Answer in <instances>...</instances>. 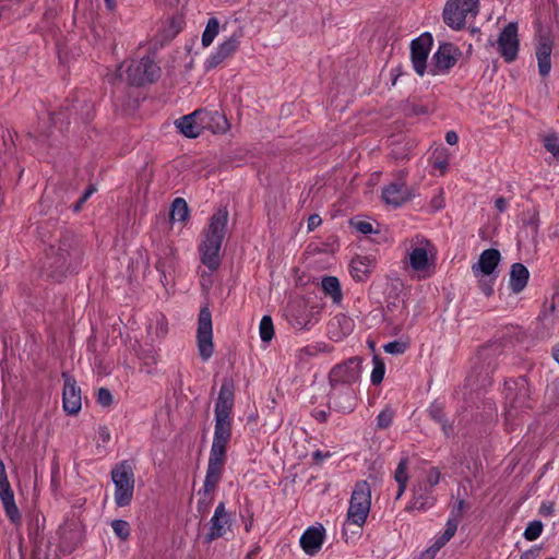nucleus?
Returning a JSON list of instances; mask_svg holds the SVG:
<instances>
[{
    "label": "nucleus",
    "instance_id": "1",
    "mask_svg": "<svg viewBox=\"0 0 559 559\" xmlns=\"http://www.w3.org/2000/svg\"><path fill=\"white\" fill-rule=\"evenodd\" d=\"M234 397V383L230 380H225L221 386L214 409V436L204 480V490L207 493L216 488L223 475L227 445L231 439Z\"/></svg>",
    "mask_w": 559,
    "mask_h": 559
},
{
    "label": "nucleus",
    "instance_id": "2",
    "mask_svg": "<svg viewBox=\"0 0 559 559\" xmlns=\"http://www.w3.org/2000/svg\"><path fill=\"white\" fill-rule=\"evenodd\" d=\"M404 252L405 266L418 278H427L435 272L437 249L424 235L416 234L400 243Z\"/></svg>",
    "mask_w": 559,
    "mask_h": 559
},
{
    "label": "nucleus",
    "instance_id": "3",
    "mask_svg": "<svg viewBox=\"0 0 559 559\" xmlns=\"http://www.w3.org/2000/svg\"><path fill=\"white\" fill-rule=\"evenodd\" d=\"M228 212L226 209H218L210 218L204 228L199 245L201 262L211 271L221 265V249L226 235Z\"/></svg>",
    "mask_w": 559,
    "mask_h": 559
},
{
    "label": "nucleus",
    "instance_id": "4",
    "mask_svg": "<svg viewBox=\"0 0 559 559\" xmlns=\"http://www.w3.org/2000/svg\"><path fill=\"white\" fill-rule=\"evenodd\" d=\"M124 73L128 84L142 86L157 80L160 74V68L151 58L145 57L140 60H132L124 71H122L121 66L116 73L108 75V80L112 84L122 82Z\"/></svg>",
    "mask_w": 559,
    "mask_h": 559
},
{
    "label": "nucleus",
    "instance_id": "5",
    "mask_svg": "<svg viewBox=\"0 0 559 559\" xmlns=\"http://www.w3.org/2000/svg\"><path fill=\"white\" fill-rule=\"evenodd\" d=\"M371 508V488L366 480L358 481L352 492L345 527L355 525L361 528Z\"/></svg>",
    "mask_w": 559,
    "mask_h": 559
},
{
    "label": "nucleus",
    "instance_id": "6",
    "mask_svg": "<svg viewBox=\"0 0 559 559\" xmlns=\"http://www.w3.org/2000/svg\"><path fill=\"white\" fill-rule=\"evenodd\" d=\"M322 307L305 299L292 301L286 310L285 316L289 324L297 330H310L317 324L321 317Z\"/></svg>",
    "mask_w": 559,
    "mask_h": 559
},
{
    "label": "nucleus",
    "instance_id": "7",
    "mask_svg": "<svg viewBox=\"0 0 559 559\" xmlns=\"http://www.w3.org/2000/svg\"><path fill=\"white\" fill-rule=\"evenodd\" d=\"M111 480L115 485V502L118 507L131 503L134 491V473L131 464L121 462L111 469Z\"/></svg>",
    "mask_w": 559,
    "mask_h": 559
},
{
    "label": "nucleus",
    "instance_id": "8",
    "mask_svg": "<svg viewBox=\"0 0 559 559\" xmlns=\"http://www.w3.org/2000/svg\"><path fill=\"white\" fill-rule=\"evenodd\" d=\"M479 12V0H448L443 10V20L454 29L465 26L468 19H475Z\"/></svg>",
    "mask_w": 559,
    "mask_h": 559
},
{
    "label": "nucleus",
    "instance_id": "9",
    "mask_svg": "<svg viewBox=\"0 0 559 559\" xmlns=\"http://www.w3.org/2000/svg\"><path fill=\"white\" fill-rule=\"evenodd\" d=\"M506 399L508 405L506 407V420H513L521 409L528 406V386L524 379L511 380L506 382Z\"/></svg>",
    "mask_w": 559,
    "mask_h": 559
},
{
    "label": "nucleus",
    "instance_id": "10",
    "mask_svg": "<svg viewBox=\"0 0 559 559\" xmlns=\"http://www.w3.org/2000/svg\"><path fill=\"white\" fill-rule=\"evenodd\" d=\"M361 378V359L353 357L336 365L329 374L330 385L355 386Z\"/></svg>",
    "mask_w": 559,
    "mask_h": 559
},
{
    "label": "nucleus",
    "instance_id": "11",
    "mask_svg": "<svg viewBox=\"0 0 559 559\" xmlns=\"http://www.w3.org/2000/svg\"><path fill=\"white\" fill-rule=\"evenodd\" d=\"M198 350L203 360H209L214 353L212 316L207 308L199 313L197 331Z\"/></svg>",
    "mask_w": 559,
    "mask_h": 559
},
{
    "label": "nucleus",
    "instance_id": "12",
    "mask_svg": "<svg viewBox=\"0 0 559 559\" xmlns=\"http://www.w3.org/2000/svg\"><path fill=\"white\" fill-rule=\"evenodd\" d=\"M460 56V49L453 44H441L432 56L430 73L432 75H437L441 72L449 71L452 67H454Z\"/></svg>",
    "mask_w": 559,
    "mask_h": 559
},
{
    "label": "nucleus",
    "instance_id": "13",
    "mask_svg": "<svg viewBox=\"0 0 559 559\" xmlns=\"http://www.w3.org/2000/svg\"><path fill=\"white\" fill-rule=\"evenodd\" d=\"M329 400L335 409L342 413H352L357 405V390L355 386L330 385Z\"/></svg>",
    "mask_w": 559,
    "mask_h": 559
},
{
    "label": "nucleus",
    "instance_id": "14",
    "mask_svg": "<svg viewBox=\"0 0 559 559\" xmlns=\"http://www.w3.org/2000/svg\"><path fill=\"white\" fill-rule=\"evenodd\" d=\"M498 50L507 62L513 61L518 56L519 39L518 25L509 23L500 33L497 40Z\"/></svg>",
    "mask_w": 559,
    "mask_h": 559
},
{
    "label": "nucleus",
    "instance_id": "15",
    "mask_svg": "<svg viewBox=\"0 0 559 559\" xmlns=\"http://www.w3.org/2000/svg\"><path fill=\"white\" fill-rule=\"evenodd\" d=\"M432 39L429 34L414 39L411 44V58L414 70L420 76L426 72L427 58L430 52Z\"/></svg>",
    "mask_w": 559,
    "mask_h": 559
},
{
    "label": "nucleus",
    "instance_id": "16",
    "mask_svg": "<svg viewBox=\"0 0 559 559\" xmlns=\"http://www.w3.org/2000/svg\"><path fill=\"white\" fill-rule=\"evenodd\" d=\"M231 527L230 516L225 509V504L221 502L214 511L210 523L209 532L205 535V542L212 543L227 534Z\"/></svg>",
    "mask_w": 559,
    "mask_h": 559
},
{
    "label": "nucleus",
    "instance_id": "17",
    "mask_svg": "<svg viewBox=\"0 0 559 559\" xmlns=\"http://www.w3.org/2000/svg\"><path fill=\"white\" fill-rule=\"evenodd\" d=\"M436 503V498L432 490L424 486L423 481H416L412 488V499L406 506L407 511L425 512L432 508Z\"/></svg>",
    "mask_w": 559,
    "mask_h": 559
},
{
    "label": "nucleus",
    "instance_id": "18",
    "mask_svg": "<svg viewBox=\"0 0 559 559\" xmlns=\"http://www.w3.org/2000/svg\"><path fill=\"white\" fill-rule=\"evenodd\" d=\"M63 409L70 415H75L82 407L81 389L76 385V381L67 373H63Z\"/></svg>",
    "mask_w": 559,
    "mask_h": 559
},
{
    "label": "nucleus",
    "instance_id": "19",
    "mask_svg": "<svg viewBox=\"0 0 559 559\" xmlns=\"http://www.w3.org/2000/svg\"><path fill=\"white\" fill-rule=\"evenodd\" d=\"M203 115H205V110H195L178 119L176 126L185 136L197 138L200 135L202 129H204L205 119Z\"/></svg>",
    "mask_w": 559,
    "mask_h": 559
},
{
    "label": "nucleus",
    "instance_id": "20",
    "mask_svg": "<svg viewBox=\"0 0 559 559\" xmlns=\"http://www.w3.org/2000/svg\"><path fill=\"white\" fill-rule=\"evenodd\" d=\"M324 540V528L311 526L300 537V546L307 555H316L322 547Z\"/></svg>",
    "mask_w": 559,
    "mask_h": 559
},
{
    "label": "nucleus",
    "instance_id": "21",
    "mask_svg": "<svg viewBox=\"0 0 559 559\" xmlns=\"http://www.w3.org/2000/svg\"><path fill=\"white\" fill-rule=\"evenodd\" d=\"M500 261V253L496 249H487L481 252L477 263L473 264L472 271L476 277L491 275Z\"/></svg>",
    "mask_w": 559,
    "mask_h": 559
},
{
    "label": "nucleus",
    "instance_id": "22",
    "mask_svg": "<svg viewBox=\"0 0 559 559\" xmlns=\"http://www.w3.org/2000/svg\"><path fill=\"white\" fill-rule=\"evenodd\" d=\"M2 143L0 145V150L4 147L7 157L3 162V167L0 168V173H8L11 175H23L24 168L21 167L20 162L13 156L10 145L13 144L12 134L9 131H5L1 135Z\"/></svg>",
    "mask_w": 559,
    "mask_h": 559
},
{
    "label": "nucleus",
    "instance_id": "23",
    "mask_svg": "<svg viewBox=\"0 0 559 559\" xmlns=\"http://www.w3.org/2000/svg\"><path fill=\"white\" fill-rule=\"evenodd\" d=\"M376 266V259L371 255H358L350 262V273L356 281H365Z\"/></svg>",
    "mask_w": 559,
    "mask_h": 559
},
{
    "label": "nucleus",
    "instance_id": "24",
    "mask_svg": "<svg viewBox=\"0 0 559 559\" xmlns=\"http://www.w3.org/2000/svg\"><path fill=\"white\" fill-rule=\"evenodd\" d=\"M551 43L548 37L540 36L536 47V57L538 60V71L542 76H546L551 69L550 62Z\"/></svg>",
    "mask_w": 559,
    "mask_h": 559
},
{
    "label": "nucleus",
    "instance_id": "25",
    "mask_svg": "<svg viewBox=\"0 0 559 559\" xmlns=\"http://www.w3.org/2000/svg\"><path fill=\"white\" fill-rule=\"evenodd\" d=\"M456 528V522L449 520L442 535L435 539L432 546L428 548L424 554H421L419 559H432L436 554L454 536Z\"/></svg>",
    "mask_w": 559,
    "mask_h": 559
},
{
    "label": "nucleus",
    "instance_id": "26",
    "mask_svg": "<svg viewBox=\"0 0 559 559\" xmlns=\"http://www.w3.org/2000/svg\"><path fill=\"white\" fill-rule=\"evenodd\" d=\"M353 330V321L344 316H335L329 324V334L332 340L340 341Z\"/></svg>",
    "mask_w": 559,
    "mask_h": 559
},
{
    "label": "nucleus",
    "instance_id": "27",
    "mask_svg": "<svg viewBox=\"0 0 559 559\" xmlns=\"http://www.w3.org/2000/svg\"><path fill=\"white\" fill-rule=\"evenodd\" d=\"M409 197L408 189L404 183H392L382 193L385 203L399 206Z\"/></svg>",
    "mask_w": 559,
    "mask_h": 559
},
{
    "label": "nucleus",
    "instance_id": "28",
    "mask_svg": "<svg viewBox=\"0 0 559 559\" xmlns=\"http://www.w3.org/2000/svg\"><path fill=\"white\" fill-rule=\"evenodd\" d=\"M190 218V210L188 203L183 198H176L171 205L169 212V221L171 225L179 224L182 227L188 223Z\"/></svg>",
    "mask_w": 559,
    "mask_h": 559
},
{
    "label": "nucleus",
    "instance_id": "29",
    "mask_svg": "<svg viewBox=\"0 0 559 559\" xmlns=\"http://www.w3.org/2000/svg\"><path fill=\"white\" fill-rule=\"evenodd\" d=\"M528 276H530L528 270L523 264L514 263L511 266V272H510V281H509L510 289L514 294H519L520 292H522L527 284Z\"/></svg>",
    "mask_w": 559,
    "mask_h": 559
},
{
    "label": "nucleus",
    "instance_id": "30",
    "mask_svg": "<svg viewBox=\"0 0 559 559\" xmlns=\"http://www.w3.org/2000/svg\"><path fill=\"white\" fill-rule=\"evenodd\" d=\"M203 116L205 119L204 129H210L214 133H225L229 129L228 120L223 114L205 110Z\"/></svg>",
    "mask_w": 559,
    "mask_h": 559
},
{
    "label": "nucleus",
    "instance_id": "31",
    "mask_svg": "<svg viewBox=\"0 0 559 559\" xmlns=\"http://www.w3.org/2000/svg\"><path fill=\"white\" fill-rule=\"evenodd\" d=\"M322 290L330 297L335 305H340L343 299L340 281L335 276H325L321 282Z\"/></svg>",
    "mask_w": 559,
    "mask_h": 559
},
{
    "label": "nucleus",
    "instance_id": "32",
    "mask_svg": "<svg viewBox=\"0 0 559 559\" xmlns=\"http://www.w3.org/2000/svg\"><path fill=\"white\" fill-rule=\"evenodd\" d=\"M189 170L194 174H200V173L212 174V173H217V171L218 173L226 171L227 169L219 167V165L214 160L210 162V160H205V159H200V160L193 162L191 167L189 168Z\"/></svg>",
    "mask_w": 559,
    "mask_h": 559
},
{
    "label": "nucleus",
    "instance_id": "33",
    "mask_svg": "<svg viewBox=\"0 0 559 559\" xmlns=\"http://www.w3.org/2000/svg\"><path fill=\"white\" fill-rule=\"evenodd\" d=\"M219 32V22L216 17H211L207 21L206 27L202 35V45L209 47Z\"/></svg>",
    "mask_w": 559,
    "mask_h": 559
},
{
    "label": "nucleus",
    "instance_id": "34",
    "mask_svg": "<svg viewBox=\"0 0 559 559\" xmlns=\"http://www.w3.org/2000/svg\"><path fill=\"white\" fill-rule=\"evenodd\" d=\"M219 32V22L216 17H211L207 21L206 27L202 35V45L209 47Z\"/></svg>",
    "mask_w": 559,
    "mask_h": 559
},
{
    "label": "nucleus",
    "instance_id": "35",
    "mask_svg": "<svg viewBox=\"0 0 559 559\" xmlns=\"http://www.w3.org/2000/svg\"><path fill=\"white\" fill-rule=\"evenodd\" d=\"M242 37V32L233 34L228 39L224 40L218 48L230 58L238 49L240 44V38Z\"/></svg>",
    "mask_w": 559,
    "mask_h": 559
},
{
    "label": "nucleus",
    "instance_id": "36",
    "mask_svg": "<svg viewBox=\"0 0 559 559\" xmlns=\"http://www.w3.org/2000/svg\"><path fill=\"white\" fill-rule=\"evenodd\" d=\"M13 496L14 493L8 480L4 463L0 460V500H8V498Z\"/></svg>",
    "mask_w": 559,
    "mask_h": 559
},
{
    "label": "nucleus",
    "instance_id": "37",
    "mask_svg": "<svg viewBox=\"0 0 559 559\" xmlns=\"http://www.w3.org/2000/svg\"><path fill=\"white\" fill-rule=\"evenodd\" d=\"M408 467L409 459L407 456H403L394 471V479L397 484H408Z\"/></svg>",
    "mask_w": 559,
    "mask_h": 559
},
{
    "label": "nucleus",
    "instance_id": "38",
    "mask_svg": "<svg viewBox=\"0 0 559 559\" xmlns=\"http://www.w3.org/2000/svg\"><path fill=\"white\" fill-rule=\"evenodd\" d=\"M260 337L263 342H270L274 335V326L271 317L264 316L259 325Z\"/></svg>",
    "mask_w": 559,
    "mask_h": 559
},
{
    "label": "nucleus",
    "instance_id": "39",
    "mask_svg": "<svg viewBox=\"0 0 559 559\" xmlns=\"http://www.w3.org/2000/svg\"><path fill=\"white\" fill-rule=\"evenodd\" d=\"M372 364L373 368L371 371L370 380L372 384L377 385L380 384L384 378L385 365L378 356L373 357Z\"/></svg>",
    "mask_w": 559,
    "mask_h": 559
},
{
    "label": "nucleus",
    "instance_id": "40",
    "mask_svg": "<svg viewBox=\"0 0 559 559\" xmlns=\"http://www.w3.org/2000/svg\"><path fill=\"white\" fill-rule=\"evenodd\" d=\"M543 532V523L540 521H532L527 524L523 536L526 540L533 542L537 539Z\"/></svg>",
    "mask_w": 559,
    "mask_h": 559
},
{
    "label": "nucleus",
    "instance_id": "41",
    "mask_svg": "<svg viewBox=\"0 0 559 559\" xmlns=\"http://www.w3.org/2000/svg\"><path fill=\"white\" fill-rule=\"evenodd\" d=\"M111 527L117 537L122 540H126L130 536V525L127 521L123 520H114L111 522Z\"/></svg>",
    "mask_w": 559,
    "mask_h": 559
},
{
    "label": "nucleus",
    "instance_id": "42",
    "mask_svg": "<svg viewBox=\"0 0 559 559\" xmlns=\"http://www.w3.org/2000/svg\"><path fill=\"white\" fill-rule=\"evenodd\" d=\"M7 515L10 518L12 522H16L20 520V511L17 506L15 504L14 496L8 498V500L1 501Z\"/></svg>",
    "mask_w": 559,
    "mask_h": 559
},
{
    "label": "nucleus",
    "instance_id": "43",
    "mask_svg": "<svg viewBox=\"0 0 559 559\" xmlns=\"http://www.w3.org/2000/svg\"><path fill=\"white\" fill-rule=\"evenodd\" d=\"M441 473L439 468L431 467L426 472V475L424 479L421 480L424 483V486H427L429 489H433L435 486H437L440 481Z\"/></svg>",
    "mask_w": 559,
    "mask_h": 559
},
{
    "label": "nucleus",
    "instance_id": "44",
    "mask_svg": "<svg viewBox=\"0 0 559 559\" xmlns=\"http://www.w3.org/2000/svg\"><path fill=\"white\" fill-rule=\"evenodd\" d=\"M394 418V411L390 407L384 408L380 412V414L377 416V426L380 429L388 428Z\"/></svg>",
    "mask_w": 559,
    "mask_h": 559
},
{
    "label": "nucleus",
    "instance_id": "45",
    "mask_svg": "<svg viewBox=\"0 0 559 559\" xmlns=\"http://www.w3.org/2000/svg\"><path fill=\"white\" fill-rule=\"evenodd\" d=\"M228 59L225 53L217 48L216 51L206 60L205 67L207 70H212Z\"/></svg>",
    "mask_w": 559,
    "mask_h": 559
},
{
    "label": "nucleus",
    "instance_id": "46",
    "mask_svg": "<svg viewBox=\"0 0 559 559\" xmlns=\"http://www.w3.org/2000/svg\"><path fill=\"white\" fill-rule=\"evenodd\" d=\"M228 59L225 53L217 48L216 51L206 60L205 67L207 70H212Z\"/></svg>",
    "mask_w": 559,
    "mask_h": 559
},
{
    "label": "nucleus",
    "instance_id": "47",
    "mask_svg": "<svg viewBox=\"0 0 559 559\" xmlns=\"http://www.w3.org/2000/svg\"><path fill=\"white\" fill-rule=\"evenodd\" d=\"M350 224L357 231L364 235L378 233V230L373 228V225L368 221L353 219Z\"/></svg>",
    "mask_w": 559,
    "mask_h": 559
},
{
    "label": "nucleus",
    "instance_id": "48",
    "mask_svg": "<svg viewBox=\"0 0 559 559\" xmlns=\"http://www.w3.org/2000/svg\"><path fill=\"white\" fill-rule=\"evenodd\" d=\"M428 413L430 417L436 421L440 423L442 425L443 430H445L442 406L438 403H432L428 408Z\"/></svg>",
    "mask_w": 559,
    "mask_h": 559
},
{
    "label": "nucleus",
    "instance_id": "49",
    "mask_svg": "<svg viewBox=\"0 0 559 559\" xmlns=\"http://www.w3.org/2000/svg\"><path fill=\"white\" fill-rule=\"evenodd\" d=\"M543 142L545 148L552 153V155L556 157L559 152L558 139L556 134L545 135Z\"/></svg>",
    "mask_w": 559,
    "mask_h": 559
},
{
    "label": "nucleus",
    "instance_id": "50",
    "mask_svg": "<svg viewBox=\"0 0 559 559\" xmlns=\"http://www.w3.org/2000/svg\"><path fill=\"white\" fill-rule=\"evenodd\" d=\"M383 349L388 354L400 355L406 350V344L400 341H394L385 344Z\"/></svg>",
    "mask_w": 559,
    "mask_h": 559
},
{
    "label": "nucleus",
    "instance_id": "51",
    "mask_svg": "<svg viewBox=\"0 0 559 559\" xmlns=\"http://www.w3.org/2000/svg\"><path fill=\"white\" fill-rule=\"evenodd\" d=\"M432 166L436 170L440 173L449 171V158L447 156H443L442 154H438L432 159Z\"/></svg>",
    "mask_w": 559,
    "mask_h": 559
},
{
    "label": "nucleus",
    "instance_id": "52",
    "mask_svg": "<svg viewBox=\"0 0 559 559\" xmlns=\"http://www.w3.org/2000/svg\"><path fill=\"white\" fill-rule=\"evenodd\" d=\"M97 402L102 406H109L112 403V395L109 390L100 388L97 393Z\"/></svg>",
    "mask_w": 559,
    "mask_h": 559
},
{
    "label": "nucleus",
    "instance_id": "53",
    "mask_svg": "<svg viewBox=\"0 0 559 559\" xmlns=\"http://www.w3.org/2000/svg\"><path fill=\"white\" fill-rule=\"evenodd\" d=\"M167 321L164 317L156 320L155 333L158 337H164L167 334Z\"/></svg>",
    "mask_w": 559,
    "mask_h": 559
},
{
    "label": "nucleus",
    "instance_id": "54",
    "mask_svg": "<svg viewBox=\"0 0 559 559\" xmlns=\"http://www.w3.org/2000/svg\"><path fill=\"white\" fill-rule=\"evenodd\" d=\"M556 510L555 502H543L539 508V513L543 516L554 515Z\"/></svg>",
    "mask_w": 559,
    "mask_h": 559
},
{
    "label": "nucleus",
    "instance_id": "55",
    "mask_svg": "<svg viewBox=\"0 0 559 559\" xmlns=\"http://www.w3.org/2000/svg\"><path fill=\"white\" fill-rule=\"evenodd\" d=\"M540 554V547L533 546L530 549L525 550L520 559H536Z\"/></svg>",
    "mask_w": 559,
    "mask_h": 559
},
{
    "label": "nucleus",
    "instance_id": "56",
    "mask_svg": "<svg viewBox=\"0 0 559 559\" xmlns=\"http://www.w3.org/2000/svg\"><path fill=\"white\" fill-rule=\"evenodd\" d=\"M322 223L321 217L317 214L309 216L308 218V230L312 231Z\"/></svg>",
    "mask_w": 559,
    "mask_h": 559
},
{
    "label": "nucleus",
    "instance_id": "57",
    "mask_svg": "<svg viewBox=\"0 0 559 559\" xmlns=\"http://www.w3.org/2000/svg\"><path fill=\"white\" fill-rule=\"evenodd\" d=\"M98 439L104 443H107L110 440V432L106 427H99Z\"/></svg>",
    "mask_w": 559,
    "mask_h": 559
},
{
    "label": "nucleus",
    "instance_id": "58",
    "mask_svg": "<svg viewBox=\"0 0 559 559\" xmlns=\"http://www.w3.org/2000/svg\"><path fill=\"white\" fill-rule=\"evenodd\" d=\"M445 141L450 145H455L459 141V136L454 131H448L445 134Z\"/></svg>",
    "mask_w": 559,
    "mask_h": 559
},
{
    "label": "nucleus",
    "instance_id": "59",
    "mask_svg": "<svg viewBox=\"0 0 559 559\" xmlns=\"http://www.w3.org/2000/svg\"><path fill=\"white\" fill-rule=\"evenodd\" d=\"M96 190L97 188L94 185H91L81 197L82 202H86L96 192Z\"/></svg>",
    "mask_w": 559,
    "mask_h": 559
},
{
    "label": "nucleus",
    "instance_id": "60",
    "mask_svg": "<svg viewBox=\"0 0 559 559\" xmlns=\"http://www.w3.org/2000/svg\"><path fill=\"white\" fill-rule=\"evenodd\" d=\"M313 417L318 421H325L326 420V412L323 411V409H317V411L313 412Z\"/></svg>",
    "mask_w": 559,
    "mask_h": 559
},
{
    "label": "nucleus",
    "instance_id": "61",
    "mask_svg": "<svg viewBox=\"0 0 559 559\" xmlns=\"http://www.w3.org/2000/svg\"><path fill=\"white\" fill-rule=\"evenodd\" d=\"M507 205H508V203H507V200H506V199H503V198H498V199L496 200V207H497V210H498L499 212H503V211L507 209Z\"/></svg>",
    "mask_w": 559,
    "mask_h": 559
},
{
    "label": "nucleus",
    "instance_id": "62",
    "mask_svg": "<svg viewBox=\"0 0 559 559\" xmlns=\"http://www.w3.org/2000/svg\"><path fill=\"white\" fill-rule=\"evenodd\" d=\"M397 486H399V489H397L395 499L399 500L404 495V492H405V490L407 488V485H405V484H397Z\"/></svg>",
    "mask_w": 559,
    "mask_h": 559
},
{
    "label": "nucleus",
    "instance_id": "63",
    "mask_svg": "<svg viewBox=\"0 0 559 559\" xmlns=\"http://www.w3.org/2000/svg\"><path fill=\"white\" fill-rule=\"evenodd\" d=\"M105 4L109 11H114L116 9V0H105Z\"/></svg>",
    "mask_w": 559,
    "mask_h": 559
},
{
    "label": "nucleus",
    "instance_id": "64",
    "mask_svg": "<svg viewBox=\"0 0 559 559\" xmlns=\"http://www.w3.org/2000/svg\"><path fill=\"white\" fill-rule=\"evenodd\" d=\"M85 202H82V200L80 199L74 205H73V211L74 212H80L83 207V204Z\"/></svg>",
    "mask_w": 559,
    "mask_h": 559
}]
</instances>
